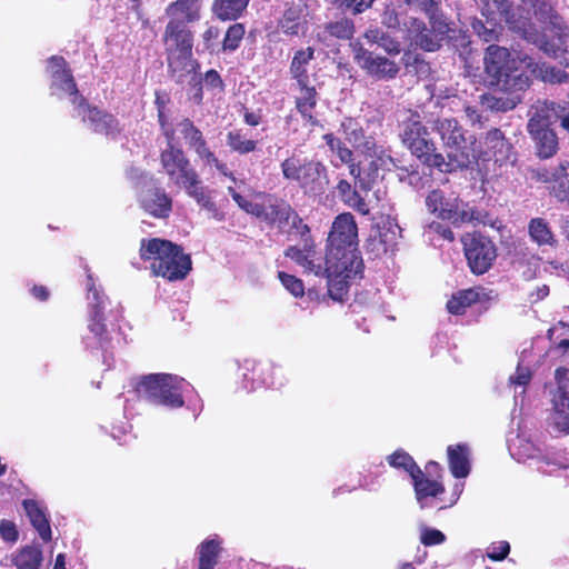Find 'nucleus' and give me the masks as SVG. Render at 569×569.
<instances>
[{
    "mask_svg": "<svg viewBox=\"0 0 569 569\" xmlns=\"http://www.w3.org/2000/svg\"><path fill=\"white\" fill-rule=\"evenodd\" d=\"M200 0H176L164 9L168 19L163 32L167 60L173 73H189L194 70L192 59L193 33L188 28L200 19Z\"/></svg>",
    "mask_w": 569,
    "mask_h": 569,
    "instance_id": "20e7f679",
    "label": "nucleus"
},
{
    "mask_svg": "<svg viewBox=\"0 0 569 569\" xmlns=\"http://www.w3.org/2000/svg\"><path fill=\"white\" fill-rule=\"evenodd\" d=\"M341 6L350 9L353 13H360L370 8L375 0H339Z\"/></svg>",
    "mask_w": 569,
    "mask_h": 569,
    "instance_id": "052dcab7",
    "label": "nucleus"
},
{
    "mask_svg": "<svg viewBox=\"0 0 569 569\" xmlns=\"http://www.w3.org/2000/svg\"><path fill=\"white\" fill-rule=\"evenodd\" d=\"M537 181L550 186L551 193L561 202H569V160L553 168H539L533 172Z\"/></svg>",
    "mask_w": 569,
    "mask_h": 569,
    "instance_id": "393cba45",
    "label": "nucleus"
},
{
    "mask_svg": "<svg viewBox=\"0 0 569 569\" xmlns=\"http://www.w3.org/2000/svg\"><path fill=\"white\" fill-rule=\"evenodd\" d=\"M465 256L472 273L483 274L497 258L495 243L486 236L477 232L466 233L461 238Z\"/></svg>",
    "mask_w": 569,
    "mask_h": 569,
    "instance_id": "a211bd4d",
    "label": "nucleus"
},
{
    "mask_svg": "<svg viewBox=\"0 0 569 569\" xmlns=\"http://www.w3.org/2000/svg\"><path fill=\"white\" fill-rule=\"evenodd\" d=\"M387 461L392 468L403 469L411 478L420 471V468L413 461L412 457L401 449L389 455Z\"/></svg>",
    "mask_w": 569,
    "mask_h": 569,
    "instance_id": "79ce46f5",
    "label": "nucleus"
},
{
    "mask_svg": "<svg viewBox=\"0 0 569 569\" xmlns=\"http://www.w3.org/2000/svg\"><path fill=\"white\" fill-rule=\"evenodd\" d=\"M142 209L156 218H167L171 212L172 201L162 189H150L140 194Z\"/></svg>",
    "mask_w": 569,
    "mask_h": 569,
    "instance_id": "c85d7f7f",
    "label": "nucleus"
},
{
    "mask_svg": "<svg viewBox=\"0 0 569 569\" xmlns=\"http://www.w3.org/2000/svg\"><path fill=\"white\" fill-rule=\"evenodd\" d=\"M136 391L139 397L169 409H178L188 401L193 417L202 410V401L193 387L182 377L171 373H150L140 379Z\"/></svg>",
    "mask_w": 569,
    "mask_h": 569,
    "instance_id": "423d86ee",
    "label": "nucleus"
},
{
    "mask_svg": "<svg viewBox=\"0 0 569 569\" xmlns=\"http://www.w3.org/2000/svg\"><path fill=\"white\" fill-rule=\"evenodd\" d=\"M242 388L254 391L259 388L279 389L287 382L284 369L270 362L246 359L239 367Z\"/></svg>",
    "mask_w": 569,
    "mask_h": 569,
    "instance_id": "f3484780",
    "label": "nucleus"
},
{
    "mask_svg": "<svg viewBox=\"0 0 569 569\" xmlns=\"http://www.w3.org/2000/svg\"><path fill=\"white\" fill-rule=\"evenodd\" d=\"M228 192L243 211L266 221L277 223L278 228L284 231L288 229L290 221L300 223V217L288 204L271 206L270 212H268L264 206L246 199L239 192H236L232 187H228Z\"/></svg>",
    "mask_w": 569,
    "mask_h": 569,
    "instance_id": "6ab92c4d",
    "label": "nucleus"
},
{
    "mask_svg": "<svg viewBox=\"0 0 569 569\" xmlns=\"http://www.w3.org/2000/svg\"><path fill=\"white\" fill-rule=\"evenodd\" d=\"M428 134L420 121L411 119L403 127L402 140L412 154L423 163L445 172L448 170V166L445 164V156L436 152L435 143L428 138Z\"/></svg>",
    "mask_w": 569,
    "mask_h": 569,
    "instance_id": "dca6fc26",
    "label": "nucleus"
},
{
    "mask_svg": "<svg viewBox=\"0 0 569 569\" xmlns=\"http://www.w3.org/2000/svg\"><path fill=\"white\" fill-rule=\"evenodd\" d=\"M537 128L538 127L535 120L532 123H528V131L537 141L539 157L545 159L550 158L556 153L558 149L557 134L550 129L540 130Z\"/></svg>",
    "mask_w": 569,
    "mask_h": 569,
    "instance_id": "72a5a7b5",
    "label": "nucleus"
},
{
    "mask_svg": "<svg viewBox=\"0 0 569 569\" xmlns=\"http://www.w3.org/2000/svg\"><path fill=\"white\" fill-rule=\"evenodd\" d=\"M183 190L189 197L193 198L202 209L210 212L214 219L219 221L223 219V214L219 212L210 193L200 184L199 176L196 182H191V186H186Z\"/></svg>",
    "mask_w": 569,
    "mask_h": 569,
    "instance_id": "c9c22d12",
    "label": "nucleus"
},
{
    "mask_svg": "<svg viewBox=\"0 0 569 569\" xmlns=\"http://www.w3.org/2000/svg\"><path fill=\"white\" fill-rule=\"evenodd\" d=\"M530 238L539 246H555L556 239L548 227V223L541 218H535L529 223Z\"/></svg>",
    "mask_w": 569,
    "mask_h": 569,
    "instance_id": "ea45409f",
    "label": "nucleus"
},
{
    "mask_svg": "<svg viewBox=\"0 0 569 569\" xmlns=\"http://www.w3.org/2000/svg\"><path fill=\"white\" fill-rule=\"evenodd\" d=\"M248 4L249 0H216L213 11L221 20H236Z\"/></svg>",
    "mask_w": 569,
    "mask_h": 569,
    "instance_id": "58836bf2",
    "label": "nucleus"
},
{
    "mask_svg": "<svg viewBox=\"0 0 569 569\" xmlns=\"http://www.w3.org/2000/svg\"><path fill=\"white\" fill-rule=\"evenodd\" d=\"M212 167H214L222 176H224L226 178L230 179L233 182L234 186L231 187L234 189L236 192H238L237 189H241V187L244 186V181L237 179L234 174L228 169L227 164L220 162L218 158L217 162L212 163Z\"/></svg>",
    "mask_w": 569,
    "mask_h": 569,
    "instance_id": "bf43d9fd",
    "label": "nucleus"
},
{
    "mask_svg": "<svg viewBox=\"0 0 569 569\" xmlns=\"http://www.w3.org/2000/svg\"><path fill=\"white\" fill-rule=\"evenodd\" d=\"M493 160L496 163H513L516 154L512 144L506 139L500 129L489 130L479 143H476L475 162Z\"/></svg>",
    "mask_w": 569,
    "mask_h": 569,
    "instance_id": "aec40b11",
    "label": "nucleus"
},
{
    "mask_svg": "<svg viewBox=\"0 0 569 569\" xmlns=\"http://www.w3.org/2000/svg\"><path fill=\"white\" fill-rule=\"evenodd\" d=\"M22 507L40 538L46 542L50 541L52 532L46 505L36 499H24L22 501Z\"/></svg>",
    "mask_w": 569,
    "mask_h": 569,
    "instance_id": "a878e982",
    "label": "nucleus"
},
{
    "mask_svg": "<svg viewBox=\"0 0 569 569\" xmlns=\"http://www.w3.org/2000/svg\"><path fill=\"white\" fill-rule=\"evenodd\" d=\"M485 70L492 78V83L507 96L485 93L480 97L482 110L505 112L513 109L521 100L519 92L530 86V78L526 69L532 67V59L528 56L513 54L505 47L491 44L486 49L483 58Z\"/></svg>",
    "mask_w": 569,
    "mask_h": 569,
    "instance_id": "7ed1b4c3",
    "label": "nucleus"
},
{
    "mask_svg": "<svg viewBox=\"0 0 569 569\" xmlns=\"http://www.w3.org/2000/svg\"><path fill=\"white\" fill-rule=\"evenodd\" d=\"M43 553L38 546H24L12 553L11 563L17 569H41Z\"/></svg>",
    "mask_w": 569,
    "mask_h": 569,
    "instance_id": "f704fd0d",
    "label": "nucleus"
},
{
    "mask_svg": "<svg viewBox=\"0 0 569 569\" xmlns=\"http://www.w3.org/2000/svg\"><path fill=\"white\" fill-rule=\"evenodd\" d=\"M0 537L10 543H14L19 539V532L14 522L10 520L0 521Z\"/></svg>",
    "mask_w": 569,
    "mask_h": 569,
    "instance_id": "6e6d98bb",
    "label": "nucleus"
},
{
    "mask_svg": "<svg viewBox=\"0 0 569 569\" xmlns=\"http://www.w3.org/2000/svg\"><path fill=\"white\" fill-rule=\"evenodd\" d=\"M357 247V223L351 213L345 212L338 214L332 222L325 257L309 241H306L302 248H288L286 257L301 267L305 273L327 278L330 298L343 301L348 293L349 280L362 272V259Z\"/></svg>",
    "mask_w": 569,
    "mask_h": 569,
    "instance_id": "f257e3e1",
    "label": "nucleus"
},
{
    "mask_svg": "<svg viewBox=\"0 0 569 569\" xmlns=\"http://www.w3.org/2000/svg\"><path fill=\"white\" fill-rule=\"evenodd\" d=\"M197 153L198 158L202 162L203 167H212L213 162H217L216 154L210 150L207 142L200 143L197 148L193 149Z\"/></svg>",
    "mask_w": 569,
    "mask_h": 569,
    "instance_id": "4d7b16f0",
    "label": "nucleus"
},
{
    "mask_svg": "<svg viewBox=\"0 0 569 569\" xmlns=\"http://www.w3.org/2000/svg\"><path fill=\"white\" fill-rule=\"evenodd\" d=\"M405 2L430 14L431 22V30H428L425 23L416 18H410L402 23L405 27L403 39L409 41L410 47L420 48L425 51H436L446 38H452L450 36L452 30L449 24L433 14L440 0H405Z\"/></svg>",
    "mask_w": 569,
    "mask_h": 569,
    "instance_id": "6e6552de",
    "label": "nucleus"
},
{
    "mask_svg": "<svg viewBox=\"0 0 569 569\" xmlns=\"http://www.w3.org/2000/svg\"><path fill=\"white\" fill-rule=\"evenodd\" d=\"M560 106H557L555 102H538L536 106H533L530 110V119L528 123H532L535 120L537 124V129L540 130H547L549 129V124L551 122L552 114L558 117Z\"/></svg>",
    "mask_w": 569,
    "mask_h": 569,
    "instance_id": "4c0bfd02",
    "label": "nucleus"
},
{
    "mask_svg": "<svg viewBox=\"0 0 569 569\" xmlns=\"http://www.w3.org/2000/svg\"><path fill=\"white\" fill-rule=\"evenodd\" d=\"M350 208L357 210L361 214H368L370 209L367 202L359 196V193H352L346 202Z\"/></svg>",
    "mask_w": 569,
    "mask_h": 569,
    "instance_id": "680f3d73",
    "label": "nucleus"
},
{
    "mask_svg": "<svg viewBox=\"0 0 569 569\" xmlns=\"http://www.w3.org/2000/svg\"><path fill=\"white\" fill-rule=\"evenodd\" d=\"M436 130L446 151L445 164L448 166V170L445 172L465 169L475 162L476 138L466 137L463 128L456 119H439L436 122Z\"/></svg>",
    "mask_w": 569,
    "mask_h": 569,
    "instance_id": "9d476101",
    "label": "nucleus"
},
{
    "mask_svg": "<svg viewBox=\"0 0 569 569\" xmlns=\"http://www.w3.org/2000/svg\"><path fill=\"white\" fill-rule=\"evenodd\" d=\"M279 279L282 286L295 297H302L305 293L303 282L292 274L279 272Z\"/></svg>",
    "mask_w": 569,
    "mask_h": 569,
    "instance_id": "603ef678",
    "label": "nucleus"
},
{
    "mask_svg": "<svg viewBox=\"0 0 569 569\" xmlns=\"http://www.w3.org/2000/svg\"><path fill=\"white\" fill-rule=\"evenodd\" d=\"M531 376L530 368L520 362L516 372L509 377L508 385L509 388L513 390L516 401L526 393L527 386L531 381Z\"/></svg>",
    "mask_w": 569,
    "mask_h": 569,
    "instance_id": "a19ab883",
    "label": "nucleus"
},
{
    "mask_svg": "<svg viewBox=\"0 0 569 569\" xmlns=\"http://www.w3.org/2000/svg\"><path fill=\"white\" fill-rule=\"evenodd\" d=\"M337 189L345 202H347L352 193H357V191L352 190L351 184L346 180H340Z\"/></svg>",
    "mask_w": 569,
    "mask_h": 569,
    "instance_id": "69168bd1",
    "label": "nucleus"
},
{
    "mask_svg": "<svg viewBox=\"0 0 569 569\" xmlns=\"http://www.w3.org/2000/svg\"><path fill=\"white\" fill-rule=\"evenodd\" d=\"M204 86L211 89H222V80L216 70H209L206 72Z\"/></svg>",
    "mask_w": 569,
    "mask_h": 569,
    "instance_id": "e2e57ef3",
    "label": "nucleus"
},
{
    "mask_svg": "<svg viewBox=\"0 0 569 569\" xmlns=\"http://www.w3.org/2000/svg\"><path fill=\"white\" fill-rule=\"evenodd\" d=\"M508 450L513 459L535 466L540 472L551 473L563 467L559 452L547 447L535 435L519 427L517 432H511L508 438Z\"/></svg>",
    "mask_w": 569,
    "mask_h": 569,
    "instance_id": "1a4fd4ad",
    "label": "nucleus"
},
{
    "mask_svg": "<svg viewBox=\"0 0 569 569\" xmlns=\"http://www.w3.org/2000/svg\"><path fill=\"white\" fill-rule=\"evenodd\" d=\"M449 468L455 478L463 479L470 473V450L466 445L447 448Z\"/></svg>",
    "mask_w": 569,
    "mask_h": 569,
    "instance_id": "7c9ffc66",
    "label": "nucleus"
},
{
    "mask_svg": "<svg viewBox=\"0 0 569 569\" xmlns=\"http://www.w3.org/2000/svg\"><path fill=\"white\" fill-rule=\"evenodd\" d=\"M365 38L369 42L378 43L385 51L390 54H398L400 52V42L385 34L378 29H370L365 33Z\"/></svg>",
    "mask_w": 569,
    "mask_h": 569,
    "instance_id": "c03bdc74",
    "label": "nucleus"
},
{
    "mask_svg": "<svg viewBox=\"0 0 569 569\" xmlns=\"http://www.w3.org/2000/svg\"><path fill=\"white\" fill-rule=\"evenodd\" d=\"M382 24L389 29L400 28L401 20L399 12L392 7H387L382 14Z\"/></svg>",
    "mask_w": 569,
    "mask_h": 569,
    "instance_id": "13d9d810",
    "label": "nucleus"
},
{
    "mask_svg": "<svg viewBox=\"0 0 569 569\" xmlns=\"http://www.w3.org/2000/svg\"><path fill=\"white\" fill-rule=\"evenodd\" d=\"M323 139L331 150V152L336 153L341 163H348L349 167L355 164L353 161V152L347 148L339 138L335 137L333 133H327L323 136ZM365 160L360 162V166H363Z\"/></svg>",
    "mask_w": 569,
    "mask_h": 569,
    "instance_id": "49530a36",
    "label": "nucleus"
},
{
    "mask_svg": "<svg viewBox=\"0 0 569 569\" xmlns=\"http://www.w3.org/2000/svg\"><path fill=\"white\" fill-rule=\"evenodd\" d=\"M426 206L430 213L453 226H461L478 220L475 210L463 202L455 192L435 189L426 198Z\"/></svg>",
    "mask_w": 569,
    "mask_h": 569,
    "instance_id": "4468645a",
    "label": "nucleus"
},
{
    "mask_svg": "<svg viewBox=\"0 0 569 569\" xmlns=\"http://www.w3.org/2000/svg\"><path fill=\"white\" fill-rule=\"evenodd\" d=\"M353 57L357 63L367 71L368 74L380 80L395 78L400 68L399 66L381 56H375L366 50L360 43H352Z\"/></svg>",
    "mask_w": 569,
    "mask_h": 569,
    "instance_id": "5701e85b",
    "label": "nucleus"
},
{
    "mask_svg": "<svg viewBox=\"0 0 569 569\" xmlns=\"http://www.w3.org/2000/svg\"><path fill=\"white\" fill-rule=\"evenodd\" d=\"M315 50L310 47L301 49L296 52L291 66L290 72L292 78L297 80L298 86H305L309 83L308 66L313 59Z\"/></svg>",
    "mask_w": 569,
    "mask_h": 569,
    "instance_id": "e433bc0d",
    "label": "nucleus"
},
{
    "mask_svg": "<svg viewBox=\"0 0 569 569\" xmlns=\"http://www.w3.org/2000/svg\"><path fill=\"white\" fill-rule=\"evenodd\" d=\"M73 117L79 118L88 129L97 133L111 136L119 131V123L112 114L89 106L84 99H80L73 108Z\"/></svg>",
    "mask_w": 569,
    "mask_h": 569,
    "instance_id": "412c9836",
    "label": "nucleus"
},
{
    "mask_svg": "<svg viewBox=\"0 0 569 569\" xmlns=\"http://www.w3.org/2000/svg\"><path fill=\"white\" fill-rule=\"evenodd\" d=\"M412 481L416 499L421 509L432 507L435 499L445 491L441 482L429 479L421 470L412 477Z\"/></svg>",
    "mask_w": 569,
    "mask_h": 569,
    "instance_id": "cd10ccee",
    "label": "nucleus"
},
{
    "mask_svg": "<svg viewBox=\"0 0 569 569\" xmlns=\"http://www.w3.org/2000/svg\"><path fill=\"white\" fill-rule=\"evenodd\" d=\"M465 112L472 124L482 123L483 117L481 111L477 107L466 106Z\"/></svg>",
    "mask_w": 569,
    "mask_h": 569,
    "instance_id": "0e129e2a",
    "label": "nucleus"
},
{
    "mask_svg": "<svg viewBox=\"0 0 569 569\" xmlns=\"http://www.w3.org/2000/svg\"><path fill=\"white\" fill-rule=\"evenodd\" d=\"M549 425L560 433H569V395L559 387L551 398Z\"/></svg>",
    "mask_w": 569,
    "mask_h": 569,
    "instance_id": "bb28decb",
    "label": "nucleus"
},
{
    "mask_svg": "<svg viewBox=\"0 0 569 569\" xmlns=\"http://www.w3.org/2000/svg\"><path fill=\"white\" fill-rule=\"evenodd\" d=\"M221 546L222 539L218 535H212L204 539L197 548L199 558L198 569H214Z\"/></svg>",
    "mask_w": 569,
    "mask_h": 569,
    "instance_id": "473e14b6",
    "label": "nucleus"
},
{
    "mask_svg": "<svg viewBox=\"0 0 569 569\" xmlns=\"http://www.w3.org/2000/svg\"><path fill=\"white\" fill-rule=\"evenodd\" d=\"M475 1L487 21L485 23L475 19L472 29L486 42L497 39L498 24L501 21H505L511 30L521 33L526 40L538 42L537 38L532 36L531 10L537 21L562 30V19L555 12L552 4L546 0H521L522 6L517 9H510L506 0Z\"/></svg>",
    "mask_w": 569,
    "mask_h": 569,
    "instance_id": "f03ea898",
    "label": "nucleus"
},
{
    "mask_svg": "<svg viewBox=\"0 0 569 569\" xmlns=\"http://www.w3.org/2000/svg\"><path fill=\"white\" fill-rule=\"evenodd\" d=\"M48 70L51 74V94L60 99L68 97L74 108L83 98L79 96L74 80L66 69L64 59L52 57L48 62Z\"/></svg>",
    "mask_w": 569,
    "mask_h": 569,
    "instance_id": "4be33fe9",
    "label": "nucleus"
},
{
    "mask_svg": "<svg viewBox=\"0 0 569 569\" xmlns=\"http://www.w3.org/2000/svg\"><path fill=\"white\" fill-rule=\"evenodd\" d=\"M401 230L391 219L387 218L370 231L367 248L376 257L392 251L398 243Z\"/></svg>",
    "mask_w": 569,
    "mask_h": 569,
    "instance_id": "b1692460",
    "label": "nucleus"
},
{
    "mask_svg": "<svg viewBox=\"0 0 569 569\" xmlns=\"http://www.w3.org/2000/svg\"><path fill=\"white\" fill-rule=\"evenodd\" d=\"M510 551V545L508 541L501 540L492 542L488 546L486 555L489 559L499 561L503 560Z\"/></svg>",
    "mask_w": 569,
    "mask_h": 569,
    "instance_id": "5fc2aeb1",
    "label": "nucleus"
},
{
    "mask_svg": "<svg viewBox=\"0 0 569 569\" xmlns=\"http://www.w3.org/2000/svg\"><path fill=\"white\" fill-rule=\"evenodd\" d=\"M280 29L288 36H298L306 31V26L305 21L300 19L298 11L289 9L280 21Z\"/></svg>",
    "mask_w": 569,
    "mask_h": 569,
    "instance_id": "a18cd8bd",
    "label": "nucleus"
},
{
    "mask_svg": "<svg viewBox=\"0 0 569 569\" xmlns=\"http://www.w3.org/2000/svg\"><path fill=\"white\" fill-rule=\"evenodd\" d=\"M546 271L562 276L566 273V268L556 261H550L548 262V267H546Z\"/></svg>",
    "mask_w": 569,
    "mask_h": 569,
    "instance_id": "774afa93",
    "label": "nucleus"
},
{
    "mask_svg": "<svg viewBox=\"0 0 569 569\" xmlns=\"http://www.w3.org/2000/svg\"><path fill=\"white\" fill-rule=\"evenodd\" d=\"M532 36L537 38L538 42H533L540 49H542L548 54L553 56L557 59H561V63H565L568 70H560L556 67H551L547 63H536L532 61V67L526 69V73L530 77L533 76L543 82L549 83H565L569 81V33H560L558 37V41L561 44L566 46L563 52H561L559 46L555 48L553 44H550L545 40V37L539 36L535 31V27L532 26Z\"/></svg>",
    "mask_w": 569,
    "mask_h": 569,
    "instance_id": "2eb2a0df",
    "label": "nucleus"
},
{
    "mask_svg": "<svg viewBox=\"0 0 569 569\" xmlns=\"http://www.w3.org/2000/svg\"><path fill=\"white\" fill-rule=\"evenodd\" d=\"M244 36V27L241 23H234L227 30L223 39V50L234 51L239 48L241 40Z\"/></svg>",
    "mask_w": 569,
    "mask_h": 569,
    "instance_id": "09e8293b",
    "label": "nucleus"
},
{
    "mask_svg": "<svg viewBox=\"0 0 569 569\" xmlns=\"http://www.w3.org/2000/svg\"><path fill=\"white\" fill-rule=\"evenodd\" d=\"M157 103L160 104V98H157ZM159 121L167 138V148L162 150L160 162L163 171L169 177L172 184L183 189L186 186H191V182L197 181L198 173L190 166L188 158L183 151L174 146V130L167 124L162 107L159 106Z\"/></svg>",
    "mask_w": 569,
    "mask_h": 569,
    "instance_id": "f8f14e48",
    "label": "nucleus"
},
{
    "mask_svg": "<svg viewBox=\"0 0 569 569\" xmlns=\"http://www.w3.org/2000/svg\"><path fill=\"white\" fill-rule=\"evenodd\" d=\"M176 130L183 136L191 149L197 148L200 143L206 141L201 131L197 129L189 119H183L178 122Z\"/></svg>",
    "mask_w": 569,
    "mask_h": 569,
    "instance_id": "de8ad7c7",
    "label": "nucleus"
},
{
    "mask_svg": "<svg viewBox=\"0 0 569 569\" xmlns=\"http://www.w3.org/2000/svg\"><path fill=\"white\" fill-rule=\"evenodd\" d=\"M489 298L488 292L483 288H470L460 290L452 295L447 302V309L452 315H462L467 308L476 302L483 301Z\"/></svg>",
    "mask_w": 569,
    "mask_h": 569,
    "instance_id": "c756f323",
    "label": "nucleus"
},
{
    "mask_svg": "<svg viewBox=\"0 0 569 569\" xmlns=\"http://www.w3.org/2000/svg\"><path fill=\"white\" fill-rule=\"evenodd\" d=\"M567 331H569V326L563 322H559L548 331L550 340L553 343H557L558 348L561 350H567L569 348V338L562 337Z\"/></svg>",
    "mask_w": 569,
    "mask_h": 569,
    "instance_id": "864d4df0",
    "label": "nucleus"
},
{
    "mask_svg": "<svg viewBox=\"0 0 569 569\" xmlns=\"http://www.w3.org/2000/svg\"><path fill=\"white\" fill-rule=\"evenodd\" d=\"M289 230H296L297 233L305 236L306 233L309 232V227L300 218V223L290 221V224L286 231H289Z\"/></svg>",
    "mask_w": 569,
    "mask_h": 569,
    "instance_id": "338daca9",
    "label": "nucleus"
},
{
    "mask_svg": "<svg viewBox=\"0 0 569 569\" xmlns=\"http://www.w3.org/2000/svg\"><path fill=\"white\" fill-rule=\"evenodd\" d=\"M328 32L339 39H350L355 33L353 22L349 19H341L327 26Z\"/></svg>",
    "mask_w": 569,
    "mask_h": 569,
    "instance_id": "3c124183",
    "label": "nucleus"
},
{
    "mask_svg": "<svg viewBox=\"0 0 569 569\" xmlns=\"http://www.w3.org/2000/svg\"><path fill=\"white\" fill-rule=\"evenodd\" d=\"M87 279L89 333L82 337V343L89 350L101 349L108 351L113 348V345L104 323L106 316L103 310L110 305V301L98 288L92 274L89 273Z\"/></svg>",
    "mask_w": 569,
    "mask_h": 569,
    "instance_id": "9b49d317",
    "label": "nucleus"
},
{
    "mask_svg": "<svg viewBox=\"0 0 569 569\" xmlns=\"http://www.w3.org/2000/svg\"><path fill=\"white\" fill-rule=\"evenodd\" d=\"M227 144L232 151L244 154L254 151L257 142L248 139L240 130H232L227 136Z\"/></svg>",
    "mask_w": 569,
    "mask_h": 569,
    "instance_id": "37998d69",
    "label": "nucleus"
},
{
    "mask_svg": "<svg viewBox=\"0 0 569 569\" xmlns=\"http://www.w3.org/2000/svg\"><path fill=\"white\" fill-rule=\"evenodd\" d=\"M339 131L345 139L365 157L363 166L351 164L350 174L362 190H370L380 178L381 171H389L395 166L391 156L383 146H379L371 137H367L357 119L345 118Z\"/></svg>",
    "mask_w": 569,
    "mask_h": 569,
    "instance_id": "39448f33",
    "label": "nucleus"
},
{
    "mask_svg": "<svg viewBox=\"0 0 569 569\" xmlns=\"http://www.w3.org/2000/svg\"><path fill=\"white\" fill-rule=\"evenodd\" d=\"M299 88L300 93L296 97V108L305 121L310 126H318L319 121L313 116V110L317 106V91L309 83L299 86Z\"/></svg>",
    "mask_w": 569,
    "mask_h": 569,
    "instance_id": "2f4dec72",
    "label": "nucleus"
},
{
    "mask_svg": "<svg viewBox=\"0 0 569 569\" xmlns=\"http://www.w3.org/2000/svg\"><path fill=\"white\" fill-rule=\"evenodd\" d=\"M419 540L426 547L438 546L446 541V535L442 531L426 525L419 526Z\"/></svg>",
    "mask_w": 569,
    "mask_h": 569,
    "instance_id": "8fccbe9b",
    "label": "nucleus"
},
{
    "mask_svg": "<svg viewBox=\"0 0 569 569\" xmlns=\"http://www.w3.org/2000/svg\"><path fill=\"white\" fill-rule=\"evenodd\" d=\"M140 256L151 261L153 274L170 281L182 280L191 270V258L173 242L164 239H143Z\"/></svg>",
    "mask_w": 569,
    "mask_h": 569,
    "instance_id": "0eeeda50",
    "label": "nucleus"
},
{
    "mask_svg": "<svg viewBox=\"0 0 569 569\" xmlns=\"http://www.w3.org/2000/svg\"><path fill=\"white\" fill-rule=\"evenodd\" d=\"M284 179L296 182L305 193H322L328 183L327 168L318 160L291 156L281 162Z\"/></svg>",
    "mask_w": 569,
    "mask_h": 569,
    "instance_id": "ddd939ff",
    "label": "nucleus"
}]
</instances>
